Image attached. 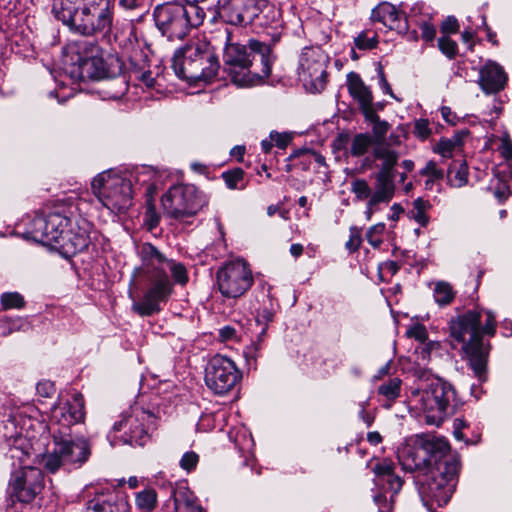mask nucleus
I'll return each mask as SVG.
<instances>
[{"mask_svg":"<svg viewBox=\"0 0 512 512\" xmlns=\"http://www.w3.org/2000/svg\"><path fill=\"white\" fill-rule=\"evenodd\" d=\"M395 175L375 174V191L370 197V206L389 202L395 192Z\"/></svg>","mask_w":512,"mask_h":512,"instance_id":"22","label":"nucleus"},{"mask_svg":"<svg viewBox=\"0 0 512 512\" xmlns=\"http://www.w3.org/2000/svg\"><path fill=\"white\" fill-rule=\"evenodd\" d=\"M372 125V132L375 137V141L377 143L383 142L390 128L389 123L378 119V121L373 122Z\"/></svg>","mask_w":512,"mask_h":512,"instance_id":"52","label":"nucleus"},{"mask_svg":"<svg viewBox=\"0 0 512 512\" xmlns=\"http://www.w3.org/2000/svg\"><path fill=\"white\" fill-rule=\"evenodd\" d=\"M373 471L381 482L394 473V465L391 462L383 461L375 465Z\"/></svg>","mask_w":512,"mask_h":512,"instance_id":"53","label":"nucleus"},{"mask_svg":"<svg viewBox=\"0 0 512 512\" xmlns=\"http://www.w3.org/2000/svg\"><path fill=\"white\" fill-rule=\"evenodd\" d=\"M112 0H53L54 17L69 31L93 37L111 30L114 18Z\"/></svg>","mask_w":512,"mask_h":512,"instance_id":"6","label":"nucleus"},{"mask_svg":"<svg viewBox=\"0 0 512 512\" xmlns=\"http://www.w3.org/2000/svg\"><path fill=\"white\" fill-rule=\"evenodd\" d=\"M377 36L369 37L367 32H361L354 39L355 46L360 50H371L377 46Z\"/></svg>","mask_w":512,"mask_h":512,"instance_id":"46","label":"nucleus"},{"mask_svg":"<svg viewBox=\"0 0 512 512\" xmlns=\"http://www.w3.org/2000/svg\"><path fill=\"white\" fill-rule=\"evenodd\" d=\"M370 19L372 22H379L390 30H395L398 33H407L409 28V20L396 8L395 5L389 2L379 3L371 12Z\"/></svg>","mask_w":512,"mask_h":512,"instance_id":"20","label":"nucleus"},{"mask_svg":"<svg viewBox=\"0 0 512 512\" xmlns=\"http://www.w3.org/2000/svg\"><path fill=\"white\" fill-rule=\"evenodd\" d=\"M439 50L450 60L458 55V45L449 36H441L437 42Z\"/></svg>","mask_w":512,"mask_h":512,"instance_id":"40","label":"nucleus"},{"mask_svg":"<svg viewBox=\"0 0 512 512\" xmlns=\"http://www.w3.org/2000/svg\"><path fill=\"white\" fill-rule=\"evenodd\" d=\"M2 310L22 309L25 307L24 297L18 292H4L0 296Z\"/></svg>","mask_w":512,"mask_h":512,"instance_id":"35","label":"nucleus"},{"mask_svg":"<svg viewBox=\"0 0 512 512\" xmlns=\"http://www.w3.org/2000/svg\"><path fill=\"white\" fill-rule=\"evenodd\" d=\"M259 0H218L217 13L231 25L248 26L259 12Z\"/></svg>","mask_w":512,"mask_h":512,"instance_id":"18","label":"nucleus"},{"mask_svg":"<svg viewBox=\"0 0 512 512\" xmlns=\"http://www.w3.org/2000/svg\"><path fill=\"white\" fill-rule=\"evenodd\" d=\"M36 390L38 395L49 398L52 397V395L55 393V385L53 382L49 380H43L38 382L36 386Z\"/></svg>","mask_w":512,"mask_h":512,"instance_id":"57","label":"nucleus"},{"mask_svg":"<svg viewBox=\"0 0 512 512\" xmlns=\"http://www.w3.org/2000/svg\"><path fill=\"white\" fill-rule=\"evenodd\" d=\"M147 224L149 229H154L158 226L160 216L157 214L153 204H148L146 209Z\"/></svg>","mask_w":512,"mask_h":512,"instance_id":"62","label":"nucleus"},{"mask_svg":"<svg viewBox=\"0 0 512 512\" xmlns=\"http://www.w3.org/2000/svg\"><path fill=\"white\" fill-rule=\"evenodd\" d=\"M166 267L170 269L171 275L177 284L184 286L188 282V272L182 263L168 259L165 265V268Z\"/></svg>","mask_w":512,"mask_h":512,"instance_id":"38","label":"nucleus"},{"mask_svg":"<svg viewBox=\"0 0 512 512\" xmlns=\"http://www.w3.org/2000/svg\"><path fill=\"white\" fill-rule=\"evenodd\" d=\"M258 7L259 12L251 25L256 28H263L278 24L280 13L274 5L270 4L267 0H259Z\"/></svg>","mask_w":512,"mask_h":512,"instance_id":"26","label":"nucleus"},{"mask_svg":"<svg viewBox=\"0 0 512 512\" xmlns=\"http://www.w3.org/2000/svg\"><path fill=\"white\" fill-rule=\"evenodd\" d=\"M420 174L422 176H428L429 180L426 181V186H428L430 183H433L436 180H440L444 177V173L442 169H439L436 162L434 161H428L420 170Z\"/></svg>","mask_w":512,"mask_h":512,"instance_id":"43","label":"nucleus"},{"mask_svg":"<svg viewBox=\"0 0 512 512\" xmlns=\"http://www.w3.org/2000/svg\"><path fill=\"white\" fill-rule=\"evenodd\" d=\"M457 151L455 146L448 138H441L434 148V152L440 154L443 158H451L453 153Z\"/></svg>","mask_w":512,"mask_h":512,"instance_id":"48","label":"nucleus"},{"mask_svg":"<svg viewBox=\"0 0 512 512\" xmlns=\"http://www.w3.org/2000/svg\"><path fill=\"white\" fill-rule=\"evenodd\" d=\"M386 226L380 222L371 226L366 232V239L373 248H379L383 243V234Z\"/></svg>","mask_w":512,"mask_h":512,"instance_id":"39","label":"nucleus"},{"mask_svg":"<svg viewBox=\"0 0 512 512\" xmlns=\"http://www.w3.org/2000/svg\"><path fill=\"white\" fill-rule=\"evenodd\" d=\"M172 68L180 79L209 81L217 75L220 63L210 42L194 38L175 51Z\"/></svg>","mask_w":512,"mask_h":512,"instance_id":"8","label":"nucleus"},{"mask_svg":"<svg viewBox=\"0 0 512 512\" xmlns=\"http://www.w3.org/2000/svg\"><path fill=\"white\" fill-rule=\"evenodd\" d=\"M375 159L381 160L380 170L377 173L385 175H395V165L399 160V154L397 151L392 150L388 147H376L373 151Z\"/></svg>","mask_w":512,"mask_h":512,"instance_id":"27","label":"nucleus"},{"mask_svg":"<svg viewBox=\"0 0 512 512\" xmlns=\"http://www.w3.org/2000/svg\"><path fill=\"white\" fill-rule=\"evenodd\" d=\"M459 22L455 16L446 17L441 25L440 32L443 34L442 36H449L450 34H456L459 31Z\"/></svg>","mask_w":512,"mask_h":512,"instance_id":"51","label":"nucleus"},{"mask_svg":"<svg viewBox=\"0 0 512 512\" xmlns=\"http://www.w3.org/2000/svg\"><path fill=\"white\" fill-rule=\"evenodd\" d=\"M157 494L153 489L141 491L136 496V505L145 512H151L156 507Z\"/></svg>","mask_w":512,"mask_h":512,"instance_id":"36","label":"nucleus"},{"mask_svg":"<svg viewBox=\"0 0 512 512\" xmlns=\"http://www.w3.org/2000/svg\"><path fill=\"white\" fill-rule=\"evenodd\" d=\"M85 418L81 395L53 409L49 431L54 448L45 458V468L55 473L60 467L79 468L91 455V445L78 427Z\"/></svg>","mask_w":512,"mask_h":512,"instance_id":"2","label":"nucleus"},{"mask_svg":"<svg viewBox=\"0 0 512 512\" xmlns=\"http://www.w3.org/2000/svg\"><path fill=\"white\" fill-rule=\"evenodd\" d=\"M199 462V455L194 451H188L183 454L180 460V467L186 472L193 471Z\"/></svg>","mask_w":512,"mask_h":512,"instance_id":"49","label":"nucleus"},{"mask_svg":"<svg viewBox=\"0 0 512 512\" xmlns=\"http://www.w3.org/2000/svg\"><path fill=\"white\" fill-rule=\"evenodd\" d=\"M44 475L35 467H25L14 475L10 482L9 491L12 501L30 503L42 491Z\"/></svg>","mask_w":512,"mask_h":512,"instance_id":"16","label":"nucleus"},{"mask_svg":"<svg viewBox=\"0 0 512 512\" xmlns=\"http://www.w3.org/2000/svg\"><path fill=\"white\" fill-rule=\"evenodd\" d=\"M77 70L78 77L83 81L104 79V77L119 76L124 70V63L117 55L104 56L101 52L94 57L82 60L77 65Z\"/></svg>","mask_w":512,"mask_h":512,"instance_id":"17","label":"nucleus"},{"mask_svg":"<svg viewBox=\"0 0 512 512\" xmlns=\"http://www.w3.org/2000/svg\"><path fill=\"white\" fill-rule=\"evenodd\" d=\"M152 417V414L142 411L140 417L137 416V418L132 419L130 423L129 437L126 438L124 442L130 445L144 446L149 435L142 422Z\"/></svg>","mask_w":512,"mask_h":512,"instance_id":"25","label":"nucleus"},{"mask_svg":"<svg viewBox=\"0 0 512 512\" xmlns=\"http://www.w3.org/2000/svg\"><path fill=\"white\" fill-rule=\"evenodd\" d=\"M123 72L116 77H106V94L110 99H120L128 91V82Z\"/></svg>","mask_w":512,"mask_h":512,"instance_id":"31","label":"nucleus"},{"mask_svg":"<svg viewBox=\"0 0 512 512\" xmlns=\"http://www.w3.org/2000/svg\"><path fill=\"white\" fill-rule=\"evenodd\" d=\"M468 166L465 161H453L447 171L448 183L456 188L463 187L468 182Z\"/></svg>","mask_w":512,"mask_h":512,"instance_id":"30","label":"nucleus"},{"mask_svg":"<svg viewBox=\"0 0 512 512\" xmlns=\"http://www.w3.org/2000/svg\"><path fill=\"white\" fill-rule=\"evenodd\" d=\"M87 512H130L126 497L110 489L96 490L86 502Z\"/></svg>","mask_w":512,"mask_h":512,"instance_id":"19","label":"nucleus"},{"mask_svg":"<svg viewBox=\"0 0 512 512\" xmlns=\"http://www.w3.org/2000/svg\"><path fill=\"white\" fill-rule=\"evenodd\" d=\"M154 176L155 173L151 167L143 166L136 168L127 179H132V183H135V185H146V191L148 192L153 187L152 179ZM132 185L134 186V184Z\"/></svg>","mask_w":512,"mask_h":512,"instance_id":"34","label":"nucleus"},{"mask_svg":"<svg viewBox=\"0 0 512 512\" xmlns=\"http://www.w3.org/2000/svg\"><path fill=\"white\" fill-rule=\"evenodd\" d=\"M165 214L175 220L183 221L195 216L205 202L193 185H174L161 198Z\"/></svg>","mask_w":512,"mask_h":512,"instance_id":"12","label":"nucleus"},{"mask_svg":"<svg viewBox=\"0 0 512 512\" xmlns=\"http://www.w3.org/2000/svg\"><path fill=\"white\" fill-rule=\"evenodd\" d=\"M273 319L274 312L271 309L264 307L259 311L256 321L260 325L268 326L269 323L273 321Z\"/></svg>","mask_w":512,"mask_h":512,"instance_id":"63","label":"nucleus"},{"mask_svg":"<svg viewBox=\"0 0 512 512\" xmlns=\"http://www.w3.org/2000/svg\"><path fill=\"white\" fill-rule=\"evenodd\" d=\"M350 235L348 241L345 243V248L350 252L354 253L359 250L362 244L361 228L357 226H351L349 229Z\"/></svg>","mask_w":512,"mask_h":512,"instance_id":"44","label":"nucleus"},{"mask_svg":"<svg viewBox=\"0 0 512 512\" xmlns=\"http://www.w3.org/2000/svg\"><path fill=\"white\" fill-rule=\"evenodd\" d=\"M91 189L108 209L124 211L130 207L136 187L132 179L102 172L93 179Z\"/></svg>","mask_w":512,"mask_h":512,"instance_id":"11","label":"nucleus"},{"mask_svg":"<svg viewBox=\"0 0 512 512\" xmlns=\"http://www.w3.org/2000/svg\"><path fill=\"white\" fill-rule=\"evenodd\" d=\"M381 483L386 486L389 491L393 492V494H397L403 486V480L395 473L388 476L387 478H384Z\"/></svg>","mask_w":512,"mask_h":512,"instance_id":"54","label":"nucleus"},{"mask_svg":"<svg viewBox=\"0 0 512 512\" xmlns=\"http://www.w3.org/2000/svg\"><path fill=\"white\" fill-rule=\"evenodd\" d=\"M456 292L452 285L445 281H439L435 284L433 296L439 306L449 305L455 298Z\"/></svg>","mask_w":512,"mask_h":512,"instance_id":"33","label":"nucleus"},{"mask_svg":"<svg viewBox=\"0 0 512 512\" xmlns=\"http://www.w3.org/2000/svg\"><path fill=\"white\" fill-rule=\"evenodd\" d=\"M270 138L279 149H285L292 141L293 137L292 134L287 132L279 133L276 131H272L270 133Z\"/></svg>","mask_w":512,"mask_h":512,"instance_id":"55","label":"nucleus"},{"mask_svg":"<svg viewBox=\"0 0 512 512\" xmlns=\"http://www.w3.org/2000/svg\"><path fill=\"white\" fill-rule=\"evenodd\" d=\"M507 75L503 68L493 61H488L479 72L478 83L486 94H494L504 89Z\"/></svg>","mask_w":512,"mask_h":512,"instance_id":"21","label":"nucleus"},{"mask_svg":"<svg viewBox=\"0 0 512 512\" xmlns=\"http://www.w3.org/2000/svg\"><path fill=\"white\" fill-rule=\"evenodd\" d=\"M403 470L414 472L421 498L441 507L451 499L458 481L460 459L445 438L418 437L399 457Z\"/></svg>","mask_w":512,"mask_h":512,"instance_id":"1","label":"nucleus"},{"mask_svg":"<svg viewBox=\"0 0 512 512\" xmlns=\"http://www.w3.org/2000/svg\"><path fill=\"white\" fill-rule=\"evenodd\" d=\"M392 501L393 499L391 498V501L389 502L386 496L382 493H378L374 496V502L378 506L379 512H390L392 508Z\"/></svg>","mask_w":512,"mask_h":512,"instance_id":"64","label":"nucleus"},{"mask_svg":"<svg viewBox=\"0 0 512 512\" xmlns=\"http://www.w3.org/2000/svg\"><path fill=\"white\" fill-rule=\"evenodd\" d=\"M253 275L243 259L225 263L216 272V283L221 295L228 299L243 296L253 285Z\"/></svg>","mask_w":512,"mask_h":512,"instance_id":"13","label":"nucleus"},{"mask_svg":"<svg viewBox=\"0 0 512 512\" xmlns=\"http://www.w3.org/2000/svg\"><path fill=\"white\" fill-rule=\"evenodd\" d=\"M298 75L310 89L320 92L325 88L327 71L325 56L319 48L305 47L299 57Z\"/></svg>","mask_w":512,"mask_h":512,"instance_id":"15","label":"nucleus"},{"mask_svg":"<svg viewBox=\"0 0 512 512\" xmlns=\"http://www.w3.org/2000/svg\"><path fill=\"white\" fill-rule=\"evenodd\" d=\"M486 319L483 326L480 325V335H488L490 337L494 336L496 333V320L495 315L492 311L486 310Z\"/></svg>","mask_w":512,"mask_h":512,"instance_id":"50","label":"nucleus"},{"mask_svg":"<svg viewBox=\"0 0 512 512\" xmlns=\"http://www.w3.org/2000/svg\"><path fill=\"white\" fill-rule=\"evenodd\" d=\"M132 72L135 79L142 82L146 87L154 88L156 79L152 76V72L150 70L141 71L139 69H134Z\"/></svg>","mask_w":512,"mask_h":512,"instance_id":"56","label":"nucleus"},{"mask_svg":"<svg viewBox=\"0 0 512 512\" xmlns=\"http://www.w3.org/2000/svg\"><path fill=\"white\" fill-rule=\"evenodd\" d=\"M402 380L394 377L390 378L387 381L383 382L377 389L378 395L385 398L386 403L383 404V407L389 409L392 407V404L396 401V399L400 396L401 393Z\"/></svg>","mask_w":512,"mask_h":512,"instance_id":"29","label":"nucleus"},{"mask_svg":"<svg viewBox=\"0 0 512 512\" xmlns=\"http://www.w3.org/2000/svg\"><path fill=\"white\" fill-rule=\"evenodd\" d=\"M415 24L419 26L421 31V39L427 43H432L436 38V27L430 21V19H422L420 21H415Z\"/></svg>","mask_w":512,"mask_h":512,"instance_id":"41","label":"nucleus"},{"mask_svg":"<svg viewBox=\"0 0 512 512\" xmlns=\"http://www.w3.org/2000/svg\"><path fill=\"white\" fill-rule=\"evenodd\" d=\"M24 237L46 246H57L67 255H74L88 248L90 244V223L84 219L75 222L58 212L36 215Z\"/></svg>","mask_w":512,"mask_h":512,"instance_id":"4","label":"nucleus"},{"mask_svg":"<svg viewBox=\"0 0 512 512\" xmlns=\"http://www.w3.org/2000/svg\"><path fill=\"white\" fill-rule=\"evenodd\" d=\"M481 311L468 310L450 321V335L461 342L464 358L480 382L487 380V364L491 350L489 341L480 335Z\"/></svg>","mask_w":512,"mask_h":512,"instance_id":"7","label":"nucleus"},{"mask_svg":"<svg viewBox=\"0 0 512 512\" xmlns=\"http://www.w3.org/2000/svg\"><path fill=\"white\" fill-rule=\"evenodd\" d=\"M170 501H172V508L169 512H202V507L188 490H174Z\"/></svg>","mask_w":512,"mask_h":512,"instance_id":"24","label":"nucleus"},{"mask_svg":"<svg viewBox=\"0 0 512 512\" xmlns=\"http://www.w3.org/2000/svg\"><path fill=\"white\" fill-rule=\"evenodd\" d=\"M347 87L349 94L358 102L359 107L373 102L371 90L364 84L357 73L350 72L347 75Z\"/></svg>","mask_w":512,"mask_h":512,"instance_id":"23","label":"nucleus"},{"mask_svg":"<svg viewBox=\"0 0 512 512\" xmlns=\"http://www.w3.org/2000/svg\"><path fill=\"white\" fill-rule=\"evenodd\" d=\"M359 109L363 113L365 120L367 122H370L371 124L375 121H378V119H380L373 102H371V104L363 105V106L359 107Z\"/></svg>","mask_w":512,"mask_h":512,"instance_id":"60","label":"nucleus"},{"mask_svg":"<svg viewBox=\"0 0 512 512\" xmlns=\"http://www.w3.org/2000/svg\"><path fill=\"white\" fill-rule=\"evenodd\" d=\"M351 191L355 194L357 199L363 200L371 197V189L364 179H355L351 183Z\"/></svg>","mask_w":512,"mask_h":512,"instance_id":"45","label":"nucleus"},{"mask_svg":"<svg viewBox=\"0 0 512 512\" xmlns=\"http://www.w3.org/2000/svg\"><path fill=\"white\" fill-rule=\"evenodd\" d=\"M371 144L372 139L368 134H357L352 140L350 153L354 157H360L368 151Z\"/></svg>","mask_w":512,"mask_h":512,"instance_id":"37","label":"nucleus"},{"mask_svg":"<svg viewBox=\"0 0 512 512\" xmlns=\"http://www.w3.org/2000/svg\"><path fill=\"white\" fill-rule=\"evenodd\" d=\"M432 131L429 127V120L428 119H417L414 122V130L413 134L415 137H417L420 140H426L430 137Z\"/></svg>","mask_w":512,"mask_h":512,"instance_id":"47","label":"nucleus"},{"mask_svg":"<svg viewBox=\"0 0 512 512\" xmlns=\"http://www.w3.org/2000/svg\"><path fill=\"white\" fill-rule=\"evenodd\" d=\"M260 348L261 345L259 343H253L252 345L246 347V349L244 350V356L249 366H251L252 364L256 366Z\"/></svg>","mask_w":512,"mask_h":512,"instance_id":"58","label":"nucleus"},{"mask_svg":"<svg viewBox=\"0 0 512 512\" xmlns=\"http://www.w3.org/2000/svg\"><path fill=\"white\" fill-rule=\"evenodd\" d=\"M206 386L217 395H225L242 380V372L235 362L223 355H214L206 365Z\"/></svg>","mask_w":512,"mask_h":512,"instance_id":"14","label":"nucleus"},{"mask_svg":"<svg viewBox=\"0 0 512 512\" xmlns=\"http://www.w3.org/2000/svg\"><path fill=\"white\" fill-rule=\"evenodd\" d=\"M478 29H480L479 24H477L475 28L473 26L469 25V26L465 27L464 31L461 34L462 41L468 45V48L470 50H472L474 47L473 39H474L475 34Z\"/></svg>","mask_w":512,"mask_h":512,"instance_id":"59","label":"nucleus"},{"mask_svg":"<svg viewBox=\"0 0 512 512\" xmlns=\"http://www.w3.org/2000/svg\"><path fill=\"white\" fill-rule=\"evenodd\" d=\"M412 396L418 399L421 409L432 422H441L459 406L454 387L442 378H433L425 388L415 389Z\"/></svg>","mask_w":512,"mask_h":512,"instance_id":"10","label":"nucleus"},{"mask_svg":"<svg viewBox=\"0 0 512 512\" xmlns=\"http://www.w3.org/2000/svg\"><path fill=\"white\" fill-rule=\"evenodd\" d=\"M137 255L141 265L134 269L133 276L142 279L145 292L141 301L133 303L132 309L140 316H151L161 310L160 304L167 302L173 292L165 270L168 259L148 242L138 246Z\"/></svg>","mask_w":512,"mask_h":512,"instance_id":"5","label":"nucleus"},{"mask_svg":"<svg viewBox=\"0 0 512 512\" xmlns=\"http://www.w3.org/2000/svg\"><path fill=\"white\" fill-rule=\"evenodd\" d=\"M69 48L77 55L76 64L78 65L82 60L94 57L100 54L102 49L97 41L91 39L78 40L70 44Z\"/></svg>","mask_w":512,"mask_h":512,"instance_id":"28","label":"nucleus"},{"mask_svg":"<svg viewBox=\"0 0 512 512\" xmlns=\"http://www.w3.org/2000/svg\"><path fill=\"white\" fill-rule=\"evenodd\" d=\"M244 171L241 168H234L222 173V178L229 189H238L239 183L243 181Z\"/></svg>","mask_w":512,"mask_h":512,"instance_id":"42","label":"nucleus"},{"mask_svg":"<svg viewBox=\"0 0 512 512\" xmlns=\"http://www.w3.org/2000/svg\"><path fill=\"white\" fill-rule=\"evenodd\" d=\"M510 187L506 183H498V186L495 188L493 194L499 203H504L509 195H510Z\"/></svg>","mask_w":512,"mask_h":512,"instance_id":"61","label":"nucleus"},{"mask_svg":"<svg viewBox=\"0 0 512 512\" xmlns=\"http://www.w3.org/2000/svg\"><path fill=\"white\" fill-rule=\"evenodd\" d=\"M224 39V67L234 84L253 86L270 76L275 61L270 45L254 39L246 44L234 42L228 29Z\"/></svg>","mask_w":512,"mask_h":512,"instance_id":"3","label":"nucleus"},{"mask_svg":"<svg viewBox=\"0 0 512 512\" xmlns=\"http://www.w3.org/2000/svg\"><path fill=\"white\" fill-rule=\"evenodd\" d=\"M153 17L161 34L169 41H177L203 23L205 10L193 3L167 2L155 7Z\"/></svg>","mask_w":512,"mask_h":512,"instance_id":"9","label":"nucleus"},{"mask_svg":"<svg viewBox=\"0 0 512 512\" xmlns=\"http://www.w3.org/2000/svg\"><path fill=\"white\" fill-rule=\"evenodd\" d=\"M431 207L432 205L428 200H424L419 197L413 201V206L409 213L419 225L426 227L430 221V217L427 212Z\"/></svg>","mask_w":512,"mask_h":512,"instance_id":"32","label":"nucleus"}]
</instances>
